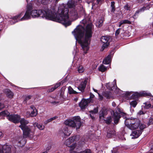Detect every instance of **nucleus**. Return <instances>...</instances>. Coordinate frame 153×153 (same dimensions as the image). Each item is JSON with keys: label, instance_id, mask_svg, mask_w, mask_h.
Here are the masks:
<instances>
[{"label": "nucleus", "instance_id": "1", "mask_svg": "<svg viewBox=\"0 0 153 153\" xmlns=\"http://www.w3.org/2000/svg\"><path fill=\"white\" fill-rule=\"evenodd\" d=\"M31 7L30 14L33 18L40 17L45 19L57 22L62 24L65 26L71 24L68 16L69 10L64 5H60L57 9L42 10H32Z\"/></svg>", "mask_w": 153, "mask_h": 153}, {"label": "nucleus", "instance_id": "61", "mask_svg": "<svg viewBox=\"0 0 153 153\" xmlns=\"http://www.w3.org/2000/svg\"><path fill=\"white\" fill-rule=\"evenodd\" d=\"M142 111H140V114H141L142 113Z\"/></svg>", "mask_w": 153, "mask_h": 153}, {"label": "nucleus", "instance_id": "32", "mask_svg": "<svg viewBox=\"0 0 153 153\" xmlns=\"http://www.w3.org/2000/svg\"><path fill=\"white\" fill-rule=\"evenodd\" d=\"M68 92L70 94H76L77 92L74 91L73 89L70 86L68 88Z\"/></svg>", "mask_w": 153, "mask_h": 153}, {"label": "nucleus", "instance_id": "8", "mask_svg": "<svg viewBox=\"0 0 153 153\" xmlns=\"http://www.w3.org/2000/svg\"><path fill=\"white\" fill-rule=\"evenodd\" d=\"M113 113L114 118V122L116 124L118 123L121 117H123L125 118H126L127 115L126 113L122 112H121L120 113H119L117 112L113 111Z\"/></svg>", "mask_w": 153, "mask_h": 153}, {"label": "nucleus", "instance_id": "52", "mask_svg": "<svg viewBox=\"0 0 153 153\" xmlns=\"http://www.w3.org/2000/svg\"><path fill=\"white\" fill-rule=\"evenodd\" d=\"M57 118V116H55V117H52V118H51L50 119L51 121H53V120H55Z\"/></svg>", "mask_w": 153, "mask_h": 153}, {"label": "nucleus", "instance_id": "55", "mask_svg": "<svg viewBox=\"0 0 153 153\" xmlns=\"http://www.w3.org/2000/svg\"><path fill=\"white\" fill-rule=\"evenodd\" d=\"M55 89V88L54 87H52L51 89L49 90V92L53 91H54Z\"/></svg>", "mask_w": 153, "mask_h": 153}, {"label": "nucleus", "instance_id": "7", "mask_svg": "<svg viewBox=\"0 0 153 153\" xmlns=\"http://www.w3.org/2000/svg\"><path fill=\"white\" fill-rule=\"evenodd\" d=\"M67 4L68 6L69 7L73 8L70 13L71 18L73 20H76L78 18V16L76 10L75 8H73L75 6V4L73 3L71 1H68Z\"/></svg>", "mask_w": 153, "mask_h": 153}, {"label": "nucleus", "instance_id": "63", "mask_svg": "<svg viewBox=\"0 0 153 153\" xmlns=\"http://www.w3.org/2000/svg\"><path fill=\"white\" fill-rule=\"evenodd\" d=\"M71 153H75L74 152H71Z\"/></svg>", "mask_w": 153, "mask_h": 153}, {"label": "nucleus", "instance_id": "47", "mask_svg": "<svg viewBox=\"0 0 153 153\" xmlns=\"http://www.w3.org/2000/svg\"><path fill=\"white\" fill-rule=\"evenodd\" d=\"M132 91L131 92H128L127 91L125 93V95L126 96L128 97L129 96H130L131 94H132Z\"/></svg>", "mask_w": 153, "mask_h": 153}, {"label": "nucleus", "instance_id": "23", "mask_svg": "<svg viewBox=\"0 0 153 153\" xmlns=\"http://www.w3.org/2000/svg\"><path fill=\"white\" fill-rule=\"evenodd\" d=\"M98 112V107H97L94 109L93 110L90 111H89V112L90 113V115L91 118L93 119H94V117L92 115L93 114H96Z\"/></svg>", "mask_w": 153, "mask_h": 153}, {"label": "nucleus", "instance_id": "35", "mask_svg": "<svg viewBox=\"0 0 153 153\" xmlns=\"http://www.w3.org/2000/svg\"><path fill=\"white\" fill-rule=\"evenodd\" d=\"M33 97L31 95L26 96L25 97L24 101L27 102L30 99H33Z\"/></svg>", "mask_w": 153, "mask_h": 153}, {"label": "nucleus", "instance_id": "64", "mask_svg": "<svg viewBox=\"0 0 153 153\" xmlns=\"http://www.w3.org/2000/svg\"><path fill=\"white\" fill-rule=\"evenodd\" d=\"M18 21H16V22H18Z\"/></svg>", "mask_w": 153, "mask_h": 153}, {"label": "nucleus", "instance_id": "60", "mask_svg": "<svg viewBox=\"0 0 153 153\" xmlns=\"http://www.w3.org/2000/svg\"><path fill=\"white\" fill-rule=\"evenodd\" d=\"M2 135V133L1 132H0V137Z\"/></svg>", "mask_w": 153, "mask_h": 153}, {"label": "nucleus", "instance_id": "22", "mask_svg": "<svg viewBox=\"0 0 153 153\" xmlns=\"http://www.w3.org/2000/svg\"><path fill=\"white\" fill-rule=\"evenodd\" d=\"M111 56L110 55H108L106 58H105L103 61V63L105 64H109L111 61Z\"/></svg>", "mask_w": 153, "mask_h": 153}, {"label": "nucleus", "instance_id": "31", "mask_svg": "<svg viewBox=\"0 0 153 153\" xmlns=\"http://www.w3.org/2000/svg\"><path fill=\"white\" fill-rule=\"evenodd\" d=\"M114 134V131H108L107 132V137L108 138L111 137Z\"/></svg>", "mask_w": 153, "mask_h": 153}, {"label": "nucleus", "instance_id": "17", "mask_svg": "<svg viewBox=\"0 0 153 153\" xmlns=\"http://www.w3.org/2000/svg\"><path fill=\"white\" fill-rule=\"evenodd\" d=\"M113 83L114 85H113L111 84L110 83L106 84V86L107 88L110 90H113L114 89L115 86H116V88H117L116 85V79H114V80Z\"/></svg>", "mask_w": 153, "mask_h": 153}, {"label": "nucleus", "instance_id": "40", "mask_svg": "<svg viewBox=\"0 0 153 153\" xmlns=\"http://www.w3.org/2000/svg\"><path fill=\"white\" fill-rule=\"evenodd\" d=\"M111 121V117L109 116L107 118L105 121L106 123L107 124H110Z\"/></svg>", "mask_w": 153, "mask_h": 153}, {"label": "nucleus", "instance_id": "42", "mask_svg": "<svg viewBox=\"0 0 153 153\" xmlns=\"http://www.w3.org/2000/svg\"><path fill=\"white\" fill-rule=\"evenodd\" d=\"M124 8L125 10H130V6L128 4H127L124 6Z\"/></svg>", "mask_w": 153, "mask_h": 153}, {"label": "nucleus", "instance_id": "12", "mask_svg": "<svg viewBox=\"0 0 153 153\" xmlns=\"http://www.w3.org/2000/svg\"><path fill=\"white\" fill-rule=\"evenodd\" d=\"M73 142L72 140V138L70 137L67 139L65 141V144L67 146L70 147V150H72L74 149L76 145V143H73L72 145H71V143Z\"/></svg>", "mask_w": 153, "mask_h": 153}, {"label": "nucleus", "instance_id": "45", "mask_svg": "<svg viewBox=\"0 0 153 153\" xmlns=\"http://www.w3.org/2000/svg\"><path fill=\"white\" fill-rule=\"evenodd\" d=\"M87 20L86 19H83L80 22L81 24H82V25H83L84 26H85Z\"/></svg>", "mask_w": 153, "mask_h": 153}, {"label": "nucleus", "instance_id": "50", "mask_svg": "<svg viewBox=\"0 0 153 153\" xmlns=\"http://www.w3.org/2000/svg\"><path fill=\"white\" fill-rule=\"evenodd\" d=\"M104 0H97V2L98 4H102Z\"/></svg>", "mask_w": 153, "mask_h": 153}, {"label": "nucleus", "instance_id": "46", "mask_svg": "<svg viewBox=\"0 0 153 153\" xmlns=\"http://www.w3.org/2000/svg\"><path fill=\"white\" fill-rule=\"evenodd\" d=\"M149 123L150 124H153V116H152L149 119Z\"/></svg>", "mask_w": 153, "mask_h": 153}, {"label": "nucleus", "instance_id": "39", "mask_svg": "<svg viewBox=\"0 0 153 153\" xmlns=\"http://www.w3.org/2000/svg\"><path fill=\"white\" fill-rule=\"evenodd\" d=\"M103 110H101L100 112V117L101 118L102 117H104V115L105 113H104V112H105V111H103Z\"/></svg>", "mask_w": 153, "mask_h": 153}, {"label": "nucleus", "instance_id": "24", "mask_svg": "<svg viewBox=\"0 0 153 153\" xmlns=\"http://www.w3.org/2000/svg\"><path fill=\"white\" fill-rule=\"evenodd\" d=\"M130 24L131 22L128 20H124L121 21L119 23L118 27H120L123 24Z\"/></svg>", "mask_w": 153, "mask_h": 153}, {"label": "nucleus", "instance_id": "43", "mask_svg": "<svg viewBox=\"0 0 153 153\" xmlns=\"http://www.w3.org/2000/svg\"><path fill=\"white\" fill-rule=\"evenodd\" d=\"M121 30V28H119L116 31L115 34L116 36L117 37L118 36V35L120 33V30Z\"/></svg>", "mask_w": 153, "mask_h": 153}, {"label": "nucleus", "instance_id": "44", "mask_svg": "<svg viewBox=\"0 0 153 153\" xmlns=\"http://www.w3.org/2000/svg\"><path fill=\"white\" fill-rule=\"evenodd\" d=\"M80 153H91V151L90 150L88 149L81 152Z\"/></svg>", "mask_w": 153, "mask_h": 153}, {"label": "nucleus", "instance_id": "38", "mask_svg": "<svg viewBox=\"0 0 153 153\" xmlns=\"http://www.w3.org/2000/svg\"><path fill=\"white\" fill-rule=\"evenodd\" d=\"M49 102L54 105H58L59 103H60V101L59 100L56 101H51L50 100H49Z\"/></svg>", "mask_w": 153, "mask_h": 153}, {"label": "nucleus", "instance_id": "21", "mask_svg": "<svg viewBox=\"0 0 153 153\" xmlns=\"http://www.w3.org/2000/svg\"><path fill=\"white\" fill-rule=\"evenodd\" d=\"M33 126L34 127H37V128L40 130H43L45 128V126L42 124H39L36 122H35L33 123Z\"/></svg>", "mask_w": 153, "mask_h": 153}, {"label": "nucleus", "instance_id": "19", "mask_svg": "<svg viewBox=\"0 0 153 153\" xmlns=\"http://www.w3.org/2000/svg\"><path fill=\"white\" fill-rule=\"evenodd\" d=\"M37 114V111L36 109L33 110L31 113L28 111H27L26 112V116L28 117H35Z\"/></svg>", "mask_w": 153, "mask_h": 153}, {"label": "nucleus", "instance_id": "4", "mask_svg": "<svg viewBox=\"0 0 153 153\" xmlns=\"http://www.w3.org/2000/svg\"><path fill=\"white\" fill-rule=\"evenodd\" d=\"M65 125L72 128H76V129H79L81 126L80 118L79 116H75L66 120L65 122Z\"/></svg>", "mask_w": 153, "mask_h": 153}, {"label": "nucleus", "instance_id": "9", "mask_svg": "<svg viewBox=\"0 0 153 153\" xmlns=\"http://www.w3.org/2000/svg\"><path fill=\"white\" fill-rule=\"evenodd\" d=\"M30 9L31 7H29V6H28L24 15L19 20L23 21L30 19L31 18V16L30 14Z\"/></svg>", "mask_w": 153, "mask_h": 153}, {"label": "nucleus", "instance_id": "10", "mask_svg": "<svg viewBox=\"0 0 153 153\" xmlns=\"http://www.w3.org/2000/svg\"><path fill=\"white\" fill-rule=\"evenodd\" d=\"M0 153H11L10 146L7 145H0Z\"/></svg>", "mask_w": 153, "mask_h": 153}, {"label": "nucleus", "instance_id": "51", "mask_svg": "<svg viewBox=\"0 0 153 153\" xmlns=\"http://www.w3.org/2000/svg\"><path fill=\"white\" fill-rule=\"evenodd\" d=\"M4 107V105L3 104H2L0 102V110L3 108Z\"/></svg>", "mask_w": 153, "mask_h": 153}, {"label": "nucleus", "instance_id": "29", "mask_svg": "<svg viewBox=\"0 0 153 153\" xmlns=\"http://www.w3.org/2000/svg\"><path fill=\"white\" fill-rule=\"evenodd\" d=\"M72 138V140L73 142L78 141L79 139L80 136L79 135H76L71 137Z\"/></svg>", "mask_w": 153, "mask_h": 153}, {"label": "nucleus", "instance_id": "25", "mask_svg": "<svg viewBox=\"0 0 153 153\" xmlns=\"http://www.w3.org/2000/svg\"><path fill=\"white\" fill-rule=\"evenodd\" d=\"M103 22V18H102L101 19H99L97 22L96 25L98 27H101L102 25Z\"/></svg>", "mask_w": 153, "mask_h": 153}, {"label": "nucleus", "instance_id": "58", "mask_svg": "<svg viewBox=\"0 0 153 153\" xmlns=\"http://www.w3.org/2000/svg\"><path fill=\"white\" fill-rule=\"evenodd\" d=\"M99 94V96L100 97V99L101 100H102L103 98V97L102 96H100V95L99 94Z\"/></svg>", "mask_w": 153, "mask_h": 153}, {"label": "nucleus", "instance_id": "59", "mask_svg": "<svg viewBox=\"0 0 153 153\" xmlns=\"http://www.w3.org/2000/svg\"><path fill=\"white\" fill-rule=\"evenodd\" d=\"M93 90L95 92H97V90L95 89L94 88H93Z\"/></svg>", "mask_w": 153, "mask_h": 153}, {"label": "nucleus", "instance_id": "11", "mask_svg": "<svg viewBox=\"0 0 153 153\" xmlns=\"http://www.w3.org/2000/svg\"><path fill=\"white\" fill-rule=\"evenodd\" d=\"M109 40V38L105 36H102L100 38V40L103 43L102 46V51L108 46L109 45V43L108 41Z\"/></svg>", "mask_w": 153, "mask_h": 153}, {"label": "nucleus", "instance_id": "5", "mask_svg": "<svg viewBox=\"0 0 153 153\" xmlns=\"http://www.w3.org/2000/svg\"><path fill=\"white\" fill-rule=\"evenodd\" d=\"M20 122L21 125L19 126V127L23 130L24 137H27L31 132L30 129L26 126V125L29 123V122L24 119H22L20 120Z\"/></svg>", "mask_w": 153, "mask_h": 153}, {"label": "nucleus", "instance_id": "57", "mask_svg": "<svg viewBox=\"0 0 153 153\" xmlns=\"http://www.w3.org/2000/svg\"><path fill=\"white\" fill-rule=\"evenodd\" d=\"M112 105L113 107H115L116 106V104L114 102H112Z\"/></svg>", "mask_w": 153, "mask_h": 153}, {"label": "nucleus", "instance_id": "15", "mask_svg": "<svg viewBox=\"0 0 153 153\" xmlns=\"http://www.w3.org/2000/svg\"><path fill=\"white\" fill-rule=\"evenodd\" d=\"M90 102L89 100H82L79 104V106L82 109H84L87 105L88 103Z\"/></svg>", "mask_w": 153, "mask_h": 153}, {"label": "nucleus", "instance_id": "33", "mask_svg": "<svg viewBox=\"0 0 153 153\" xmlns=\"http://www.w3.org/2000/svg\"><path fill=\"white\" fill-rule=\"evenodd\" d=\"M85 70L84 67L82 65H80L78 68V71L79 73L83 72Z\"/></svg>", "mask_w": 153, "mask_h": 153}, {"label": "nucleus", "instance_id": "48", "mask_svg": "<svg viewBox=\"0 0 153 153\" xmlns=\"http://www.w3.org/2000/svg\"><path fill=\"white\" fill-rule=\"evenodd\" d=\"M60 85V82L59 83H56L54 86V87L55 88V89H56V88H57Z\"/></svg>", "mask_w": 153, "mask_h": 153}, {"label": "nucleus", "instance_id": "30", "mask_svg": "<svg viewBox=\"0 0 153 153\" xmlns=\"http://www.w3.org/2000/svg\"><path fill=\"white\" fill-rule=\"evenodd\" d=\"M140 94L139 93L136 92L132 94L131 97L133 99H135L137 98L138 97H140Z\"/></svg>", "mask_w": 153, "mask_h": 153}, {"label": "nucleus", "instance_id": "49", "mask_svg": "<svg viewBox=\"0 0 153 153\" xmlns=\"http://www.w3.org/2000/svg\"><path fill=\"white\" fill-rule=\"evenodd\" d=\"M51 120L50 119H48L47 120L45 121L44 122V123L45 124H47L48 123L51 122Z\"/></svg>", "mask_w": 153, "mask_h": 153}, {"label": "nucleus", "instance_id": "53", "mask_svg": "<svg viewBox=\"0 0 153 153\" xmlns=\"http://www.w3.org/2000/svg\"><path fill=\"white\" fill-rule=\"evenodd\" d=\"M151 105L149 103L146 105V108H149L151 107Z\"/></svg>", "mask_w": 153, "mask_h": 153}, {"label": "nucleus", "instance_id": "41", "mask_svg": "<svg viewBox=\"0 0 153 153\" xmlns=\"http://www.w3.org/2000/svg\"><path fill=\"white\" fill-rule=\"evenodd\" d=\"M149 6H147V7H142L141 9H140V10H139V12H142V11H144V10H147V9H149Z\"/></svg>", "mask_w": 153, "mask_h": 153}, {"label": "nucleus", "instance_id": "56", "mask_svg": "<svg viewBox=\"0 0 153 153\" xmlns=\"http://www.w3.org/2000/svg\"><path fill=\"white\" fill-rule=\"evenodd\" d=\"M94 96L93 94L91 93L90 95V98H93L94 97Z\"/></svg>", "mask_w": 153, "mask_h": 153}, {"label": "nucleus", "instance_id": "14", "mask_svg": "<svg viewBox=\"0 0 153 153\" xmlns=\"http://www.w3.org/2000/svg\"><path fill=\"white\" fill-rule=\"evenodd\" d=\"M23 135V137L22 136L19 137L17 139V141L20 144L19 146L21 147L23 146L26 143L25 138L26 137H24Z\"/></svg>", "mask_w": 153, "mask_h": 153}, {"label": "nucleus", "instance_id": "28", "mask_svg": "<svg viewBox=\"0 0 153 153\" xmlns=\"http://www.w3.org/2000/svg\"><path fill=\"white\" fill-rule=\"evenodd\" d=\"M103 95L107 99H110L111 97V94L110 92H105L103 93Z\"/></svg>", "mask_w": 153, "mask_h": 153}, {"label": "nucleus", "instance_id": "27", "mask_svg": "<svg viewBox=\"0 0 153 153\" xmlns=\"http://www.w3.org/2000/svg\"><path fill=\"white\" fill-rule=\"evenodd\" d=\"M23 14H24L23 13H21L19 14L14 17L13 18V20H12V21H13V22H14V21H15V23L16 22H15V20L19 19V18H20L23 15Z\"/></svg>", "mask_w": 153, "mask_h": 153}, {"label": "nucleus", "instance_id": "26", "mask_svg": "<svg viewBox=\"0 0 153 153\" xmlns=\"http://www.w3.org/2000/svg\"><path fill=\"white\" fill-rule=\"evenodd\" d=\"M98 70L100 71L104 72L107 70V68L103 65H101L98 68Z\"/></svg>", "mask_w": 153, "mask_h": 153}, {"label": "nucleus", "instance_id": "34", "mask_svg": "<svg viewBox=\"0 0 153 153\" xmlns=\"http://www.w3.org/2000/svg\"><path fill=\"white\" fill-rule=\"evenodd\" d=\"M140 96H150L151 95V94L150 93H148L146 92L145 91H143L142 92H140Z\"/></svg>", "mask_w": 153, "mask_h": 153}, {"label": "nucleus", "instance_id": "13", "mask_svg": "<svg viewBox=\"0 0 153 153\" xmlns=\"http://www.w3.org/2000/svg\"><path fill=\"white\" fill-rule=\"evenodd\" d=\"M60 134L62 136L65 135L69 136L71 133V132L66 127L64 128L59 132Z\"/></svg>", "mask_w": 153, "mask_h": 153}, {"label": "nucleus", "instance_id": "37", "mask_svg": "<svg viewBox=\"0 0 153 153\" xmlns=\"http://www.w3.org/2000/svg\"><path fill=\"white\" fill-rule=\"evenodd\" d=\"M130 104L131 106L135 107L137 104V103L136 100H133L130 102Z\"/></svg>", "mask_w": 153, "mask_h": 153}, {"label": "nucleus", "instance_id": "62", "mask_svg": "<svg viewBox=\"0 0 153 153\" xmlns=\"http://www.w3.org/2000/svg\"><path fill=\"white\" fill-rule=\"evenodd\" d=\"M42 0H39V1H40V2H41L42 3Z\"/></svg>", "mask_w": 153, "mask_h": 153}, {"label": "nucleus", "instance_id": "3", "mask_svg": "<svg viewBox=\"0 0 153 153\" xmlns=\"http://www.w3.org/2000/svg\"><path fill=\"white\" fill-rule=\"evenodd\" d=\"M125 123L126 126L131 130L135 129L139 126L140 128L142 130L146 127L144 124L141 123L140 120L138 119L132 117L126 118Z\"/></svg>", "mask_w": 153, "mask_h": 153}, {"label": "nucleus", "instance_id": "6", "mask_svg": "<svg viewBox=\"0 0 153 153\" xmlns=\"http://www.w3.org/2000/svg\"><path fill=\"white\" fill-rule=\"evenodd\" d=\"M1 115L7 116V118L10 121L13 122L14 123H17L19 122L20 117L19 115L17 114L9 115L8 112L7 111H4L1 113Z\"/></svg>", "mask_w": 153, "mask_h": 153}, {"label": "nucleus", "instance_id": "18", "mask_svg": "<svg viewBox=\"0 0 153 153\" xmlns=\"http://www.w3.org/2000/svg\"><path fill=\"white\" fill-rule=\"evenodd\" d=\"M142 131H133L131 134V136H132V138H136L138 137L141 134Z\"/></svg>", "mask_w": 153, "mask_h": 153}, {"label": "nucleus", "instance_id": "20", "mask_svg": "<svg viewBox=\"0 0 153 153\" xmlns=\"http://www.w3.org/2000/svg\"><path fill=\"white\" fill-rule=\"evenodd\" d=\"M7 96L9 98H12L13 96V94L10 90L8 89H6L4 90Z\"/></svg>", "mask_w": 153, "mask_h": 153}, {"label": "nucleus", "instance_id": "16", "mask_svg": "<svg viewBox=\"0 0 153 153\" xmlns=\"http://www.w3.org/2000/svg\"><path fill=\"white\" fill-rule=\"evenodd\" d=\"M87 82V81L86 80H85L84 81L80 83V84L78 87V89L81 91L82 92H84L85 88L86 86Z\"/></svg>", "mask_w": 153, "mask_h": 153}, {"label": "nucleus", "instance_id": "2", "mask_svg": "<svg viewBox=\"0 0 153 153\" xmlns=\"http://www.w3.org/2000/svg\"><path fill=\"white\" fill-rule=\"evenodd\" d=\"M92 25L88 24L85 28L82 25H79L72 32L75 38L80 44L85 54L89 49V44L92 36Z\"/></svg>", "mask_w": 153, "mask_h": 153}, {"label": "nucleus", "instance_id": "54", "mask_svg": "<svg viewBox=\"0 0 153 153\" xmlns=\"http://www.w3.org/2000/svg\"><path fill=\"white\" fill-rule=\"evenodd\" d=\"M30 108L32 109L33 110H36V108L33 105H31L30 106Z\"/></svg>", "mask_w": 153, "mask_h": 153}, {"label": "nucleus", "instance_id": "36", "mask_svg": "<svg viewBox=\"0 0 153 153\" xmlns=\"http://www.w3.org/2000/svg\"><path fill=\"white\" fill-rule=\"evenodd\" d=\"M115 3L114 1L111 2V12H114L115 10Z\"/></svg>", "mask_w": 153, "mask_h": 153}]
</instances>
